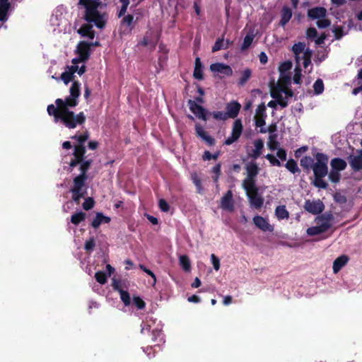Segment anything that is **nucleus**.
I'll return each mask as SVG.
<instances>
[{
  "mask_svg": "<svg viewBox=\"0 0 362 362\" xmlns=\"http://www.w3.org/2000/svg\"><path fill=\"white\" fill-rule=\"evenodd\" d=\"M340 177H341V174H340V172H339L338 170H331L329 173V179L330 180V181H332V182H338L340 180Z\"/></svg>",
  "mask_w": 362,
  "mask_h": 362,
  "instance_id": "obj_44",
  "label": "nucleus"
},
{
  "mask_svg": "<svg viewBox=\"0 0 362 362\" xmlns=\"http://www.w3.org/2000/svg\"><path fill=\"white\" fill-rule=\"evenodd\" d=\"M221 207L229 211H232L234 209L233 194L230 190H228L221 200Z\"/></svg>",
  "mask_w": 362,
  "mask_h": 362,
  "instance_id": "obj_20",
  "label": "nucleus"
},
{
  "mask_svg": "<svg viewBox=\"0 0 362 362\" xmlns=\"http://www.w3.org/2000/svg\"><path fill=\"white\" fill-rule=\"evenodd\" d=\"M255 38V35L253 32H250L246 35V36L244 38L243 42L241 45V49L245 50L249 48V47L251 45L253 40Z\"/></svg>",
  "mask_w": 362,
  "mask_h": 362,
  "instance_id": "obj_36",
  "label": "nucleus"
},
{
  "mask_svg": "<svg viewBox=\"0 0 362 362\" xmlns=\"http://www.w3.org/2000/svg\"><path fill=\"white\" fill-rule=\"evenodd\" d=\"M134 17L132 15L125 16L122 19V23L130 26L133 22Z\"/></svg>",
  "mask_w": 362,
  "mask_h": 362,
  "instance_id": "obj_62",
  "label": "nucleus"
},
{
  "mask_svg": "<svg viewBox=\"0 0 362 362\" xmlns=\"http://www.w3.org/2000/svg\"><path fill=\"white\" fill-rule=\"evenodd\" d=\"M195 132L197 136L204 141L208 145L212 146L214 144V139L208 135L207 133L204 131V128L199 124H195Z\"/></svg>",
  "mask_w": 362,
  "mask_h": 362,
  "instance_id": "obj_23",
  "label": "nucleus"
},
{
  "mask_svg": "<svg viewBox=\"0 0 362 362\" xmlns=\"http://www.w3.org/2000/svg\"><path fill=\"white\" fill-rule=\"evenodd\" d=\"M324 177H315L312 182L313 185L320 189H327L328 187L327 183L323 180Z\"/></svg>",
  "mask_w": 362,
  "mask_h": 362,
  "instance_id": "obj_37",
  "label": "nucleus"
},
{
  "mask_svg": "<svg viewBox=\"0 0 362 362\" xmlns=\"http://www.w3.org/2000/svg\"><path fill=\"white\" fill-rule=\"evenodd\" d=\"M209 115H211L213 117L217 120H226L228 119L227 114L226 112H221V111H217L214 112L209 113Z\"/></svg>",
  "mask_w": 362,
  "mask_h": 362,
  "instance_id": "obj_48",
  "label": "nucleus"
},
{
  "mask_svg": "<svg viewBox=\"0 0 362 362\" xmlns=\"http://www.w3.org/2000/svg\"><path fill=\"white\" fill-rule=\"evenodd\" d=\"M266 158L270 162V163L272 165L278 167L281 166V162L277 158H276L273 155L267 154L266 156Z\"/></svg>",
  "mask_w": 362,
  "mask_h": 362,
  "instance_id": "obj_55",
  "label": "nucleus"
},
{
  "mask_svg": "<svg viewBox=\"0 0 362 362\" xmlns=\"http://www.w3.org/2000/svg\"><path fill=\"white\" fill-rule=\"evenodd\" d=\"M191 177H192V180L193 183L194 184V185L197 187V192L202 193V187L201 180L199 179L198 175L196 173H194L192 175Z\"/></svg>",
  "mask_w": 362,
  "mask_h": 362,
  "instance_id": "obj_46",
  "label": "nucleus"
},
{
  "mask_svg": "<svg viewBox=\"0 0 362 362\" xmlns=\"http://www.w3.org/2000/svg\"><path fill=\"white\" fill-rule=\"evenodd\" d=\"M243 132V124L240 119H236L233 124L231 135L224 141L226 145H231L235 142L240 136Z\"/></svg>",
  "mask_w": 362,
  "mask_h": 362,
  "instance_id": "obj_15",
  "label": "nucleus"
},
{
  "mask_svg": "<svg viewBox=\"0 0 362 362\" xmlns=\"http://www.w3.org/2000/svg\"><path fill=\"white\" fill-rule=\"evenodd\" d=\"M292 51L295 55L296 64H300L303 62V65L305 69H307L311 64L312 51L306 47L304 42H299L293 45Z\"/></svg>",
  "mask_w": 362,
  "mask_h": 362,
  "instance_id": "obj_5",
  "label": "nucleus"
},
{
  "mask_svg": "<svg viewBox=\"0 0 362 362\" xmlns=\"http://www.w3.org/2000/svg\"><path fill=\"white\" fill-rule=\"evenodd\" d=\"M251 76V71L250 69H245L242 74V76L240 78L239 83L240 85H243L246 83V81L250 78Z\"/></svg>",
  "mask_w": 362,
  "mask_h": 362,
  "instance_id": "obj_50",
  "label": "nucleus"
},
{
  "mask_svg": "<svg viewBox=\"0 0 362 362\" xmlns=\"http://www.w3.org/2000/svg\"><path fill=\"white\" fill-rule=\"evenodd\" d=\"M210 69L212 72L221 73L226 76H231L233 70L230 66L223 63H215L210 66Z\"/></svg>",
  "mask_w": 362,
  "mask_h": 362,
  "instance_id": "obj_21",
  "label": "nucleus"
},
{
  "mask_svg": "<svg viewBox=\"0 0 362 362\" xmlns=\"http://www.w3.org/2000/svg\"><path fill=\"white\" fill-rule=\"evenodd\" d=\"M79 163L81 164V165H80L81 173L79 175H83V176H87L86 172L90 165L91 161L89 160L83 161V158H82L81 160L79 162ZM77 164H78V163Z\"/></svg>",
  "mask_w": 362,
  "mask_h": 362,
  "instance_id": "obj_42",
  "label": "nucleus"
},
{
  "mask_svg": "<svg viewBox=\"0 0 362 362\" xmlns=\"http://www.w3.org/2000/svg\"><path fill=\"white\" fill-rule=\"evenodd\" d=\"M271 96L278 101L279 105L285 107L288 105V98L293 96V92L285 85L279 83L272 89Z\"/></svg>",
  "mask_w": 362,
  "mask_h": 362,
  "instance_id": "obj_7",
  "label": "nucleus"
},
{
  "mask_svg": "<svg viewBox=\"0 0 362 362\" xmlns=\"http://www.w3.org/2000/svg\"><path fill=\"white\" fill-rule=\"evenodd\" d=\"M87 176L78 175L74 178L73 186L70 191L72 193V199L76 203H78L81 198L83 197L86 194V187L85 182Z\"/></svg>",
  "mask_w": 362,
  "mask_h": 362,
  "instance_id": "obj_6",
  "label": "nucleus"
},
{
  "mask_svg": "<svg viewBox=\"0 0 362 362\" xmlns=\"http://www.w3.org/2000/svg\"><path fill=\"white\" fill-rule=\"evenodd\" d=\"M211 260L213 264V267L216 271L219 270L220 269V260L219 259L214 255L212 254L211 255Z\"/></svg>",
  "mask_w": 362,
  "mask_h": 362,
  "instance_id": "obj_56",
  "label": "nucleus"
},
{
  "mask_svg": "<svg viewBox=\"0 0 362 362\" xmlns=\"http://www.w3.org/2000/svg\"><path fill=\"white\" fill-rule=\"evenodd\" d=\"M349 258L346 255H341L337 257L333 263V272L334 274L338 273L341 269L346 264Z\"/></svg>",
  "mask_w": 362,
  "mask_h": 362,
  "instance_id": "obj_26",
  "label": "nucleus"
},
{
  "mask_svg": "<svg viewBox=\"0 0 362 362\" xmlns=\"http://www.w3.org/2000/svg\"><path fill=\"white\" fill-rule=\"evenodd\" d=\"M246 177L243 181L242 186L245 187H256V177L259 173V168L257 163L250 162L246 164Z\"/></svg>",
  "mask_w": 362,
  "mask_h": 362,
  "instance_id": "obj_9",
  "label": "nucleus"
},
{
  "mask_svg": "<svg viewBox=\"0 0 362 362\" xmlns=\"http://www.w3.org/2000/svg\"><path fill=\"white\" fill-rule=\"evenodd\" d=\"M193 76L196 79L202 80L203 78L202 69L194 68Z\"/></svg>",
  "mask_w": 362,
  "mask_h": 362,
  "instance_id": "obj_63",
  "label": "nucleus"
},
{
  "mask_svg": "<svg viewBox=\"0 0 362 362\" xmlns=\"http://www.w3.org/2000/svg\"><path fill=\"white\" fill-rule=\"evenodd\" d=\"M306 35L309 38H314L317 35V30L314 28H310L307 30Z\"/></svg>",
  "mask_w": 362,
  "mask_h": 362,
  "instance_id": "obj_61",
  "label": "nucleus"
},
{
  "mask_svg": "<svg viewBox=\"0 0 362 362\" xmlns=\"http://www.w3.org/2000/svg\"><path fill=\"white\" fill-rule=\"evenodd\" d=\"M252 144V146H248L247 147V153L250 157L256 159L261 155L264 142L262 139H256Z\"/></svg>",
  "mask_w": 362,
  "mask_h": 362,
  "instance_id": "obj_18",
  "label": "nucleus"
},
{
  "mask_svg": "<svg viewBox=\"0 0 362 362\" xmlns=\"http://www.w3.org/2000/svg\"><path fill=\"white\" fill-rule=\"evenodd\" d=\"M81 93V83L74 81L69 88V95L65 99L58 98L55 100L56 106L49 105L47 112L54 117L55 123L60 122L69 129H74L78 124H82L86 120L83 112L74 115L69 108L78 105V98Z\"/></svg>",
  "mask_w": 362,
  "mask_h": 362,
  "instance_id": "obj_1",
  "label": "nucleus"
},
{
  "mask_svg": "<svg viewBox=\"0 0 362 362\" xmlns=\"http://www.w3.org/2000/svg\"><path fill=\"white\" fill-rule=\"evenodd\" d=\"M85 218L86 214L82 211H79L71 216V221L74 225H78L79 223L83 221L85 219Z\"/></svg>",
  "mask_w": 362,
  "mask_h": 362,
  "instance_id": "obj_38",
  "label": "nucleus"
},
{
  "mask_svg": "<svg viewBox=\"0 0 362 362\" xmlns=\"http://www.w3.org/2000/svg\"><path fill=\"white\" fill-rule=\"evenodd\" d=\"M253 222L257 228L263 231L272 232L274 230V227L269 223L267 219L262 216H255L253 218Z\"/></svg>",
  "mask_w": 362,
  "mask_h": 362,
  "instance_id": "obj_19",
  "label": "nucleus"
},
{
  "mask_svg": "<svg viewBox=\"0 0 362 362\" xmlns=\"http://www.w3.org/2000/svg\"><path fill=\"white\" fill-rule=\"evenodd\" d=\"M268 146L270 150L274 151L277 148L278 146V142L275 140L274 136H269V141H268Z\"/></svg>",
  "mask_w": 362,
  "mask_h": 362,
  "instance_id": "obj_53",
  "label": "nucleus"
},
{
  "mask_svg": "<svg viewBox=\"0 0 362 362\" xmlns=\"http://www.w3.org/2000/svg\"><path fill=\"white\" fill-rule=\"evenodd\" d=\"M218 156V153H215L214 155L211 154L209 151H205L203 155V159L204 160H209L211 159L216 160Z\"/></svg>",
  "mask_w": 362,
  "mask_h": 362,
  "instance_id": "obj_59",
  "label": "nucleus"
},
{
  "mask_svg": "<svg viewBox=\"0 0 362 362\" xmlns=\"http://www.w3.org/2000/svg\"><path fill=\"white\" fill-rule=\"evenodd\" d=\"M315 93L321 94L324 90V83L322 79H317L313 84Z\"/></svg>",
  "mask_w": 362,
  "mask_h": 362,
  "instance_id": "obj_43",
  "label": "nucleus"
},
{
  "mask_svg": "<svg viewBox=\"0 0 362 362\" xmlns=\"http://www.w3.org/2000/svg\"><path fill=\"white\" fill-rule=\"evenodd\" d=\"M332 170H338L339 172L344 170L347 164L345 160L339 158H335L330 162Z\"/></svg>",
  "mask_w": 362,
  "mask_h": 362,
  "instance_id": "obj_30",
  "label": "nucleus"
},
{
  "mask_svg": "<svg viewBox=\"0 0 362 362\" xmlns=\"http://www.w3.org/2000/svg\"><path fill=\"white\" fill-rule=\"evenodd\" d=\"M255 117L264 118L266 119L267 113H266V106L264 103H261L259 105L256 109V112Z\"/></svg>",
  "mask_w": 362,
  "mask_h": 362,
  "instance_id": "obj_39",
  "label": "nucleus"
},
{
  "mask_svg": "<svg viewBox=\"0 0 362 362\" xmlns=\"http://www.w3.org/2000/svg\"><path fill=\"white\" fill-rule=\"evenodd\" d=\"M133 303L138 309H143L146 305L144 301L139 297H134Z\"/></svg>",
  "mask_w": 362,
  "mask_h": 362,
  "instance_id": "obj_57",
  "label": "nucleus"
},
{
  "mask_svg": "<svg viewBox=\"0 0 362 362\" xmlns=\"http://www.w3.org/2000/svg\"><path fill=\"white\" fill-rule=\"evenodd\" d=\"M78 57L72 59V65L67 66L64 72L61 74L60 78L65 84L74 81V74L78 73L81 76L86 71V66L83 64L79 66L89 57V45L81 42L77 46Z\"/></svg>",
  "mask_w": 362,
  "mask_h": 362,
  "instance_id": "obj_2",
  "label": "nucleus"
},
{
  "mask_svg": "<svg viewBox=\"0 0 362 362\" xmlns=\"http://www.w3.org/2000/svg\"><path fill=\"white\" fill-rule=\"evenodd\" d=\"M96 281L100 284H104L107 281V276L103 272H98L95 274Z\"/></svg>",
  "mask_w": 362,
  "mask_h": 362,
  "instance_id": "obj_49",
  "label": "nucleus"
},
{
  "mask_svg": "<svg viewBox=\"0 0 362 362\" xmlns=\"http://www.w3.org/2000/svg\"><path fill=\"white\" fill-rule=\"evenodd\" d=\"M292 67V64L290 62H285L281 64L279 66V71L281 73L282 79L284 81V83H286L287 82L290 81L291 77L290 76H286L284 75V73L289 71Z\"/></svg>",
  "mask_w": 362,
  "mask_h": 362,
  "instance_id": "obj_34",
  "label": "nucleus"
},
{
  "mask_svg": "<svg viewBox=\"0 0 362 362\" xmlns=\"http://www.w3.org/2000/svg\"><path fill=\"white\" fill-rule=\"evenodd\" d=\"M232 44V42L229 40H224L223 36L221 38H218L214 45L212 47V52H215L220 49H226L228 48V47Z\"/></svg>",
  "mask_w": 362,
  "mask_h": 362,
  "instance_id": "obj_27",
  "label": "nucleus"
},
{
  "mask_svg": "<svg viewBox=\"0 0 362 362\" xmlns=\"http://www.w3.org/2000/svg\"><path fill=\"white\" fill-rule=\"evenodd\" d=\"M79 5L85 8V19L88 23L99 28L105 26L107 16L103 11L104 5L99 0H80Z\"/></svg>",
  "mask_w": 362,
  "mask_h": 362,
  "instance_id": "obj_3",
  "label": "nucleus"
},
{
  "mask_svg": "<svg viewBox=\"0 0 362 362\" xmlns=\"http://www.w3.org/2000/svg\"><path fill=\"white\" fill-rule=\"evenodd\" d=\"M195 132L197 136L204 141L208 145L212 146L214 144V139L208 135L207 133L204 131V128L199 124H195Z\"/></svg>",
  "mask_w": 362,
  "mask_h": 362,
  "instance_id": "obj_24",
  "label": "nucleus"
},
{
  "mask_svg": "<svg viewBox=\"0 0 362 362\" xmlns=\"http://www.w3.org/2000/svg\"><path fill=\"white\" fill-rule=\"evenodd\" d=\"M159 208L162 211L164 212H168L170 209L169 204L165 200L163 199H160L159 201Z\"/></svg>",
  "mask_w": 362,
  "mask_h": 362,
  "instance_id": "obj_58",
  "label": "nucleus"
},
{
  "mask_svg": "<svg viewBox=\"0 0 362 362\" xmlns=\"http://www.w3.org/2000/svg\"><path fill=\"white\" fill-rule=\"evenodd\" d=\"M301 69H300V64L296 65L295 69V74L293 77V82L296 84H299L300 83V77H301Z\"/></svg>",
  "mask_w": 362,
  "mask_h": 362,
  "instance_id": "obj_47",
  "label": "nucleus"
},
{
  "mask_svg": "<svg viewBox=\"0 0 362 362\" xmlns=\"http://www.w3.org/2000/svg\"><path fill=\"white\" fill-rule=\"evenodd\" d=\"M291 9L288 6H284L281 12V20L279 25L282 27L285 26L286 24L291 20Z\"/></svg>",
  "mask_w": 362,
  "mask_h": 362,
  "instance_id": "obj_28",
  "label": "nucleus"
},
{
  "mask_svg": "<svg viewBox=\"0 0 362 362\" xmlns=\"http://www.w3.org/2000/svg\"><path fill=\"white\" fill-rule=\"evenodd\" d=\"M255 124L258 127H261L260 132L261 133H266L267 129L262 128L265 125V119L264 118H259V117H255Z\"/></svg>",
  "mask_w": 362,
  "mask_h": 362,
  "instance_id": "obj_52",
  "label": "nucleus"
},
{
  "mask_svg": "<svg viewBox=\"0 0 362 362\" xmlns=\"http://www.w3.org/2000/svg\"><path fill=\"white\" fill-rule=\"evenodd\" d=\"M285 166L291 173L293 174L300 171L296 162L293 159L288 160Z\"/></svg>",
  "mask_w": 362,
  "mask_h": 362,
  "instance_id": "obj_40",
  "label": "nucleus"
},
{
  "mask_svg": "<svg viewBox=\"0 0 362 362\" xmlns=\"http://www.w3.org/2000/svg\"><path fill=\"white\" fill-rule=\"evenodd\" d=\"M275 215L278 220L288 219L289 218V213L284 205L276 206L275 209Z\"/></svg>",
  "mask_w": 362,
  "mask_h": 362,
  "instance_id": "obj_32",
  "label": "nucleus"
},
{
  "mask_svg": "<svg viewBox=\"0 0 362 362\" xmlns=\"http://www.w3.org/2000/svg\"><path fill=\"white\" fill-rule=\"evenodd\" d=\"M304 208L307 211L313 214H318L324 210V204L320 199L307 200L305 202Z\"/></svg>",
  "mask_w": 362,
  "mask_h": 362,
  "instance_id": "obj_17",
  "label": "nucleus"
},
{
  "mask_svg": "<svg viewBox=\"0 0 362 362\" xmlns=\"http://www.w3.org/2000/svg\"><path fill=\"white\" fill-rule=\"evenodd\" d=\"M313 159L310 156H305L300 159V165L305 169L313 168Z\"/></svg>",
  "mask_w": 362,
  "mask_h": 362,
  "instance_id": "obj_41",
  "label": "nucleus"
},
{
  "mask_svg": "<svg viewBox=\"0 0 362 362\" xmlns=\"http://www.w3.org/2000/svg\"><path fill=\"white\" fill-rule=\"evenodd\" d=\"M333 216L331 214H324L315 219V226L307 229L306 233L310 236L320 235L327 231L332 226Z\"/></svg>",
  "mask_w": 362,
  "mask_h": 362,
  "instance_id": "obj_4",
  "label": "nucleus"
},
{
  "mask_svg": "<svg viewBox=\"0 0 362 362\" xmlns=\"http://www.w3.org/2000/svg\"><path fill=\"white\" fill-rule=\"evenodd\" d=\"M73 138L77 139L79 144L77 146H75V147H74V158L72 159L70 162L71 167L76 166L77 165V163L81 160L82 158H83V156L86 153V149H85V147L83 146V143H84L88 139V133H85L80 136H74Z\"/></svg>",
  "mask_w": 362,
  "mask_h": 362,
  "instance_id": "obj_11",
  "label": "nucleus"
},
{
  "mask_svg": "<svg viewBox=\"0 0 362 362\" xmlns=\"http://www.w3.org/2000/svg\"><path fill=\"white\" fill-rule=\"evenodd\" d=\"M179 263L183 270L185 272H189L191 270V264L189 257L185 255H180Z\"/></svg>",
  "mask_w": 362,
  "mask_h": 362,
  "instance_id": "obj_35",
  "label": "nucleus"
},
{
  "mask_svg": "<svg viewBox=\"0 0 362 362\" xmlns=\"http://www.w3.org/2000/svg\"><path fill=\"white\" fill-rule=\"evenodd\" d=\"M94 205V201L92 198H87L85 199L84 202L83 203V208L85 210H89L93 207Z\"/></svg>",
  "mask_w": 362,
  "mask_h": 362,
  "instance_id": "obj_54",
  "label": "nucleus"
},
{
  "mask_svg": "<svg viewBox=\"0 0 362 362\" xmlns=\"http://www.w3.org/2000/svg\"><path fill=\"white\" fill-rule=\"evenodd\" d=\"M276 156L281 160H285L286 159V152L283 148H279L277 150Z\"/></svg>",
  "mask_w": 362,
  "mask_h": 362,
  "instance_id": "obj_64",
  "label": "nucleus"
},
{
  "mask_svg": "<svg viewBox=\"0 0 362 362\" xmlns=\"http://www.w3.org/2000/svg\"><path fill=\"white\" fill-rule=\"evenodd\" d=\"M240 107V104L235 101L228 103L226 107L228 118H235L238 115Z\"/></svg>",
  "mask_w": 362,
  "mask_h": 362,
  "instance_id": "obj_25",
  "label": "nucleus"
},
{
  "mask_svg": "<svg viewBox=\"0 0 362 362\" xmlns=\"http://www.w3.org/2000/svg\"><path fill=\"white\" fill-rule=\"evenodd\" d=\"M326 16L327 10L324 7H314L308 11V17L317 20L316 24L319 28H326L330 25L331 22Z\"/></svg>",
  "mask_w": 362,
  "mask_h": 362,
  "instance_id": "obj_8",
  "label": "nucleus"
},
{
  "mask_svg": "<svg viewBox=\"0 0 362 362\" xmlns=\"http://www.w3.org/2000/svg\"><path fill=\"white\" fill-rule=\"evenodd\" d=\"M119 1L122 4V6L119 11L118 16L119 17H121L126 13L128 6L129 5V0H119Z\"/></svg>",
  "mask_w": 362,
  "mask_h": 362,
  "instance_id": "obj_51",
  "label": "nucleus"
},
{
  "mask_svg": "<svg viewBox=\"0 0 362 362\" xmlns=\"http://www.w3.org/2000/svg\"><path fill=\"white\" fill-rule=\"evenodd\" d=\"M95 247V241L93 238H90L85 243V249L88 251L92 250Z\"/></svg>",
  "mask_w": 362,
  "mask_h": 362,
  "instance_id": "obj_60",
  "label": "nucleus"
},
{
  "mask_svg": "<svg viewBox=\"0 0 362 362\" xmlns=\"http://www.w3.org/2000/svg\"><path fill=\"white\" fill-rule=\"evenodd\" d=\"M10 8L8 0H0V21L5 22L7 20V12Z\"/></svg>",
  "mask_w": 362,
  "mask_h": 362,
  "instance_id": "obj_29",
  "label": "nucleus"
},
{
  "mask_svg": "<svg viewBox=\"0 0 362 362\" xmlns=\"http://www.w3.org/2000/svg\"><path fill=\"white\" fill-rule=\"evenodd\" d=\"M316 162L313 165V170L315 177H325L328 173V157L321 153L315 156Z\"/></svg>",
  "mask_w": 362,
  "mask_h": 362,
  "instance_id": "obj_10",
  "label": "nucleus"
},
{
  "mask_svg": "<svg viewBox=\"0 0 362 362\" xmlns=\"http://www.w3.org/2000/svg\"><path fill=\"white\" fill-rule=\"evenodd\" d=\"M348 163L354 172L362 170V150H356L347 157Z\"/></svg>",
  "mask_w": 362,
  "mask_h": 362,
  "instance_id": "obj_13",
  "label": "nucleus"
},
{
  "mask_svg": "<svg viewBox=\"0 0 362 362\" xmlns=\"http://www.w3.org/2000/svg\"><path fill=\"white\" fill-rule=\"evenodd\" d=\"M78 33H80L83 37H87L90 39H93L95 34L93 30V25L85 24L81 27L78 30Z\"/></svg>",
  "mask_w": 362,
  "mask_h": 362,
  "instance_id": "obj_31",
  "label": "nucleus"
},
{
  "mask_svg": "<svg viewBox=\"0 0 362 362\" xmlns=\"http://www.w3.org/2000/svg\"><path fill=\"white\" fill-rule=\"evenodd\" d=\"M110 218L104 216L102 213H97L95 218L93 219L91 225L93 228H97L103 223H109Z\"/></svg>",
  "mask_w": 362,
  "mask_h": 362,
  "instance_id": "obj_33",
  "label": "nucleus"
},
{
  "mask_svg": "<svg viewBox=\"0 0 362 362\" xmlns=\"http://www.w3.org/2000/svg\"><path fill=\"white\" fill-rule=\"evenodd\" d=\"M119 293L120 294L121 300L124 304L125 305H130L131 299L129 293L123 290H119Z\"/></svg>",
  "mask_w": 362,
  "mask_h": 362,
  "instance_id": "obj_45",
  "label": "nucleus"
},
{
  "mask_svg": "<svg viewBox=\"0 0 362 362\" xmlns=\"http://www.w3.org/2000/svg\"><path fill=\"white\" fill-rule=\"evenodd\" d=\"M195 132L197 136L204 141L208 145L212 146L214 144V139L208 135L207 133L204 131V128L199 124H195Z\"/></svg>",
  "mask_w": 362,
  "mask_h": 362,
  "instance_id": "obj_22",
  "label": "nucleus"
},
{
  "mask_svg": "<svg viewBox=\"0 0 362 362\" xmlns=\"http://www.w3.org/2000/svg\"><path fill=\"white\" fill-rule=\"evenodd\" d=\"M244 189L249 199L250 205L255 209L260 208L264 202L263 198L258 194V189L257 187H245Z\"/></svg>",
  "mask_w": 362,
  "mask_h": 362,
  "instance_id": "obj_12",
  "label": "nucleus"
},
{
  "mask_svg": "<svg viewBox=\"0 0 362 362\" xmlns=\"http://www.w3.org/2000/svg\"><path fill=\"white\" fill-rule=\"evenodd\" d=\"M50 23L52 26L58 27L59 30L66 28L68 24L65 16L63 14L62 8H57L50 18Z\"/></svg>",
  "mask_w": 362,
  "mask_h": 362,
  "instance_id": "obj_14",
  "label": "nucleus"
},
{
  "mask_svg": "<svg viewBox=\"0 0 362 362\" xmlns=\"http://www.w3.org/2000/svg\"><path fill=\"white\" fill-rule=\"evenodd\" d=\"M188 105L191 112H193L197 118L204 121L207 120V115L209 112L202 106L197 104L196 101L189 100L188 101Z\"/></svg>",
  "mask_w": 362,
  "mask_h": 362,
  "instance_id": "obj_16",
  "label": "nucleus"
}]
</instances>
